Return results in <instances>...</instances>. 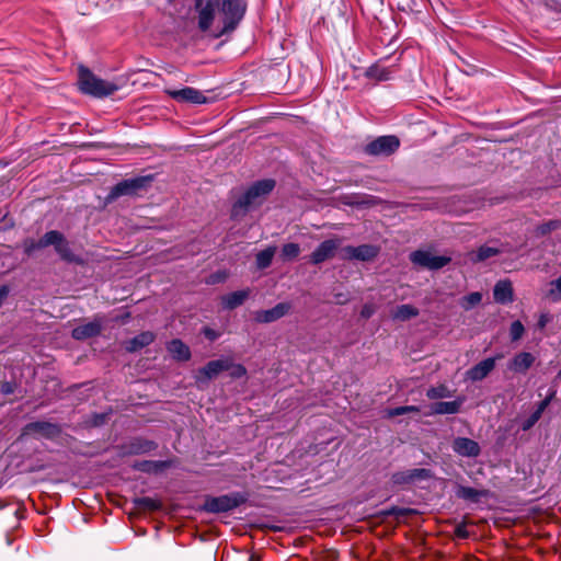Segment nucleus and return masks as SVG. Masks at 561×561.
I'll return each instance as SVG.
<instances>
[{
	"label": "nucleus",
	"mask_w": 561,
	"mask_h": 561,
	"mask_svg": "<svg viewBox=\"0 0 561 561\" xmlns=\"http://www.w3.org/2000/svg\"><path fill=\"white\" fill-rule=\"evenodd\" d=\"M502 251L499 248L491 245H482L477 251L468 253L471 262L477 263L500 254Z\"/></svg>",
	"instance_id": "24"
},
{
	"label": "nucleus",
	"mask_w": 561,
	"mask_h": 561,
	"mask_svg": "<svg viewBox=\"0 0 561 561\" xmlns=\"http://www.w3.org/2000/svg\"><path fill=\"white\" fill-rule=\"evenodd\" d=\"M248 296L249 290H238L222 296L221 302L224 308L231 310L241 306L245 301Z\"/></svg>",
	"instance_id": "22"
},
{
	"label": "nucleus",
	"mask_w": 561,
	"mask_h": 561,
	"mask_svg": "<svg viewBox=\"0 0 561 561\" xmlns=\"http://www.w3.org/2000/svg\"><path fill=\"white\" fill-rule=\"evenodd\" d=\"M427 398L435 400V399H443L450 397V392L447 387L445 386H438V387H432L426 391Z\"/></svg>",
	"instance_id": "31"
},
{
	"label": "nucleus",
	"mask_w": 561,
	"mask_h": 561,
	"mask_svg": "<svg viewBox=\"0 0 561 561\" xmlns=\"http://www.w3.org/2000/svg\"><path fill=\"white\" fill-rule=\"evenodd\" d=\"M463 400H455V401H440L436 402L431 407V411L426 413V415L432 414H455L458 413Z\"/></svg>",
	"instance_id": "19"
},
{
	"label": "nucleus",
	"mask_w": 561,
	"mask_h": 561,
	"mask_svg": "<svg viewBox=\"0 0 561 561\" xmlns=\"http://www.w3.org/2000/svg\"><path fill=\"white\" fill-rule=\"evenodd\" d=\"M276 252L275 247H268L267 249L256 254V265L259 268H266L271 265L273 256Z\"/></svg>",
	"instance_id": "26"
},
{
	"label": "nucleus",
	"mask_w": 561,
	"mask_h": 561,
	"mask_svg": "<svg viewBox=\"0 0 561 561\" xmlns=\"http://www.w3.org/2000/svg\"><path fill=\"white\" fill-rule=\"evenodd\" d=\"M274 187L275 181L271 179L261 180L252 184L234 203L232 207V216L237 217L241 213H245L249 208L261 205Z\"/></svg>",
	"instance_id": "2"
},
{
	"label": "nucleus",
	"mask_w": 561,
	"mask_h": 561,
	"mask_svg": "<svg viewBox=\"0 0 561 561\" xmlns=\"http://www.w3.org/2000/svg\"><path fill=\"white\" fill-rule=\"evenodd\" d=\"M241 503L237 495H221L208 497L204 503V510L209 513H224L236 508Z\"/></svg>",
	"instance_id": "8"
},
{
	"label": "nucleus",
	"mask_w": 561,
	"mask_h": 561,
	"mask_svg": "<svg viewBox=\"0 0 561 561\" xmlns=\"http://www.w3.org/2000/svg\"><path fill=\"white\" fill-rule=\"evenodd\" d=\"M413 264L428 270H438L450 262V257L444 255H433L428 251H414L410 254Z\"/></svg>",
	"instance_id": "6"
},
{
	"label": "nucleus",
	"mask_w": 561,
	"mask_h": 561,
	"mask_svg": "<svg viewBox=\"0 0 561 561\" xmlns=\"http://www.w3.org/2000/svg\"><path fill=\"white\" fill-rule=\"evenodd\" d=\"M379 249L370 244H362L358 247L347 245L341 250L342 260L370 261L377 256Z\"/></svg>",
	"instance_id": "7"
},
{
	"label": "nucleus",
	"mask_w": 561,
	"mask_h": 561,
	"mask_svg": "<svg viewBox=\"0 0 561 561\" xmlns=\"http://www.w3.org/2000/svg\"><path fill=\"white\" fill-rule=\"evenodd\" d=\"M144 179L125 180L116 184L108 194L110 199H115L123 195L134 194L142 186Z\"/></svg>",
	"instance_id": "17"
},
{
	"label": "nucleus",
	"mask_w": 561,
	"mask_h": 561,
	"mask_svg": "<svg viewBox=\"0 0 561 561\" xmlns=\"http://www.w3.org/2000/svg\"><path fill=\"white\" fill-rule=\"evenodd\" d=\"M170 2H173L174 0H169Z\"/></svg>",
	"instance_id": "51"
},
{
	"label": "nucleus",
	"mask_w": 561,
	"mask_h": 561,
	"mask_svg": "<svg viewBox=\"0 0 561 561\" xmlns=\"http://www.w3.org/2000/svg\"><path fill=\"white\" fill-rule=\"evenodd\" d=\"M25 434H33L37 437L55 438L61 433L60 427L57 424L50 422H33L25 426Z\"/></svg>",
	"instance_id": "11"
},
{
	"label": "nucleus",
	"mask_w": 561,
	"mask_h": 561,
	"mask_svg": "<svg viewBox=\"0 0 561 561\" xmlns=\"http://www.w3.org/2000/svg\"><path fill=\"white\" fill-rule=\"evenodd\" d=\"M419 316V309L412 305H400L392 312V318L399 321H407Z\"/></svg>",
	"instance_id": "25"
},
{
	"label": "nucleus",
	"mask_w": 561,
	"mask_h": 561,
	"mask_svg": "<svg viewBox=\"0 0 561 561\" xmlns=\"http://www.w3.org/2000/svg\"><path fill=\"white\" fill-rule=\"evenodd\" d=\"M391 480L394 484H409L410 477H409V470L399 471L392 474Z\"/></svg>",
	"instance_id": "36"
},
{
	"label": "nucleus",
	"mask_w": 561,
	"mask_h": 561,
	"mask_svg": "<svg viewBox=\"0 0 561 561\" xmlns=\"http://www.w3.org/2000/svg\"><path fill=\"white\" fill-rule=\"evenodd\" d=\"M167 93L174 100L192 104H204L206 96L198 90L185 87L180 90H167Z\"/></svg>",
	"instance_id": "13"
},
{
	"label": "nucleus",
	"mask_w": 561,
	"mask_h": 561,
	"mask_svg": "<svg viewBox=\"0 0 561 561\" xmlns=\"http://www.w3.org/2000/svg\"><path fill=\"white\" fill-rule=\"evenodd\" d=\"M341 245L340 239H328L321 242L310 255L312 264H320L334 256Z\"/></svg>",
	"instance_id": "10"
},
{
	"label": "nucleus",
	"mask_w": 561,
	"mask_h": 561,
	"mask_svg": "<svg viewBox=\"0 0 561 561\" xmlns=\"http://www.w3.org/2000/svg\"><path fill=\"white\" fill-rule=\"evenodd\" d=\"M524 332H525V329L520 321L517 320L511 324L510 334H511L512 341L519 340L523 336Z\"/></svg>",
	"instance_id": "35"
},
{
	"label": "nucleus",
	"mask_w": 561,
	"mask_h": 561,
	"mask_svg": "<svg viewBox=\"0 0 561 561\" xmlns=\"http://www.w3.org/2000/svg\"><path fill=\"white\" fill-rule=\"evenodd\" d=\"M455 535L459 538H468L469 533L465 524H459L455 528Z\"/></svg>",
	"instance_id": "42"
},
{
	"label": "nucleus",
	"mask_w": 561,
	"mask_h": 561,
	"mask_svg": "<svg viewBox=\"0 0 561 561\" xmlns=\"http://www.w3.org/2000/svg\"><path fill=\"white\" fill-rule=\"evenodd\" d=\"M168 352L178 360H187L191 357V352L187 345L180 340H172L168 343Z\"/></svg>",
	"instance_id": "23"
},
{
	"label": "nucleus",
	"mask_w": 561,
	"mask_h": 561,
	"mask_svg": "<svg viewBox=\"0 0 561 561\" xmlns=\"http://www.w3.org/2000/svg\"><path fill=\"white\" fill-rule=\"evenodd\" d=\"M503 356L501 354L494 356V357H488L474 366H472L470 369L466 371V378L471 381H481L485 377L490 375V373L495 368L496 360L501 359Z\"/></svg>",
	"instance_id": "9"
},
{
	"label": "nucleus",
	"mask_w": 561,
	"mask_h": 561,
	"mask_svg": "<svg viewBox=\"0 0 561 561\" xmlns=\"http://www.w3.org/2000/svg\"><path fill=\"white\" fill-rule=\"evenodd\" d=\"M230 376L233 378H241L247 374V369L241 364H233L230 359Z\"/></svg>",
	"instance_id": "37"
},
{
	"label": "nucleus",
	"mask_w": 561,
	"mask_h": 561,
	"mask_svg": "<svg viewBox=\"0 0 561 561\" xmlns=\"http://www.w3.org/2000/svg\"><path fill=\"white\" fill-rule=\"evenodd\" d=\"M245 0H195L198 28L206 32L213 25L216 14H221L220 34L232 32L247 11Z\"/></svg>",
	"instance_id": "1"
},
{
	"label": "nucleus",
	"mask_w": 561,
	"mask_h": 561,
	"mask_svg": "<svg viewBox=\"0 0 561 561\" xmlns=\"http://www.w3.org/2000/svg\"><path fill=\"white\" fill-rule=\"evenodd\" d=\"M49 245L55 248V251L64 261L69 263L79 261L77 255L72 252L69 242L66 240L61 232L57 230H50L37 241L38 248H46Z\"/></svg>",
	"instance_id": "4"
},
{
	"label": "nucleus",
	"mask_w": 561,
	"mask_h": 561,
	"mask_svg": "<svg viewBox=\"0 0 561 561\" xmlns=\"http://www.w3.org/2000/svg\"><path fill=\"white\" fill-rule=\"evenodd\" d=\"M400 146L398 137L380 136L365 147V152L373 156H389L397 151Z\"/></svg>",
	"instance_id": "5"
},
{
	"label": "nucleus",
	"mask_w": 561,
	"mask_h": 561,
	"mask_svg": "<svg viewBox=\"0 0 561 561\" xmlns=\"http://www.w3.org/2000/svg\"><path fill=\"white\" fill-rule=\"evenodd\" d=\"M135 503L138 507L147 508L150 511H156L161 507L160 502L152 497H140L135 500Z\"/></svg>",
	"instance_id": "33"
},
{
	"label": "nucleus",
	"mask_w": 561,
	"mask_h": 561,
	"mask_svg": "<svg viewBox=\"0 0 561 561\" xmlns=\"http://www.w3.org/2000/svg\"><path fill=\"white\" fill-rule=\"evenodd\" d=\"M290 309L291 305L289 302H279L271 309L256 311L254 319L260 323L274 322L286 316Z\"/></svg>",
	"instance_id": "12"
},
{
	"label": "nucleus",
	"mask_w": 561,
	"mask_h": 561,
	"mask_svg": "<svg viewBox=\"0 0 561 561\" xmlns=\"http://www.w3.org/2000/svg\"><path fill=\"white\" fill-rule=\"evenodd\" d=\"M547 297L553 302L561 300V276L550 283Z\"/></svg>",
	"instance_id": "29"
},
{
	"label": "nucleus",
	"mask_w": 561,
	"mask_h": 561,
	"mask_svg": "<svg viewBox=\"0 0 561 561\" xmlns=\"http://www.w3.org/2000/svg\"><path fill=\"white\" fill-rule=\"evenodd\" d=\"M561 221L559 220H549L542 225L537 226L536 228V234L537 236H546L552 230H556L560 227Z\"/></svg>",
	"instance_id": "32"
},
{
	"label": "nucleus",
	"mask_w": 561,
	"mask_h": 561,
	"mask_svg": "<svg viewBox=\"0 0 561 561\" xmlns=\"http://www.w3.org/2000/svg\"><path fill=\"white\" fill-rule=\"evenodd\" d=\"M230 368V358H220L210 360L203 368L198 370V374L204 377L205 380H210L218 376L221 371Z\"/></svg>",
	"instance_id": "18"
},
{
	"label": "nucleus",
	"mask_w": 561,
	"mask_h": 561,
	"mask_svg": "<svg viewBox=\"0 0 561 561\" xmlns=\"http://www.w3.org/2000/svg\"><path fill=\"white\" fill-rule=\"evenodd\" d=\"M9 294V289L7 286L0 287V306L3 304L4 299Z\"/></svg>",
	"instance_id": "46"
},
{
	"label": "nucleus",
	"mask_w": 561,
	"mask_h": 561,
	"mask_svg": "<svg viewBox=\"0 0 561 561\" xmlns=\"http://www.w3.org/2000/svg\"><path fill=\"white\" fill-rule=\"evenodd\" d=\"M79 87L83 93L96 98L108 96L118 90L117 84L94 76L90 70L85 68L80 69Z\"/></svg>",
	"instance_id": "3"
},
{
	"label": "nucleus",
	"mask_w": 561,
	"mask_h": 561,
	"mask_svg": "<svg viewBox=\"0 0 561 561\" xmlns=\"http://www.w3.org/2000/svg\"><path fill=\"white\" fill-rule=\"evenodd\" d=\"M482 300V295L478 291H474V293H471L467 296H465L462 299H461V307L465 309V310H469L471 308H473L474 306L479 305Z\"/></svg>",
	"instance_id": "28"
},
{
	"label": "nucleus",
	"mask_w": 561,
	"mask_h": 561,
	"mask_svg": "<svg viewBox=\"0 0 561 561\" xmlns=\"http://www.w3.org/2000/svg\"><path fill=\"white\" fill-rule=\"evenodd\" d=\"M376 312V306L374 304H366L362 308L360 316L365 319H369Z\"/></svg>",
	"instance_id": "40"
},
{
	"label": "nucleus",
	"mask_w": 561,
	"mask_h": 561,
	"mask_svg": "<svg viewBox=\"0 0 561 561\" xmlns=\"http://www.w3.org/2000/svg\"><path fill=\"white\" fill-rule=\"evenodd\" d=\"M206 335L209 336L210 339H215L216 337L215 333L213 331H210V330H206Z\"/></svg>",
	"instance_id": "50"
},
{
	"label": "nucleus",
	"mask_w": 561,
	"mask_h": 561,
	"mask_svg": "<svg viewBox=\"0 0 561 561\" xmlns=\"http://www.w3.org/2000/svg\"><path fill=\"white\" fill-rule=\"evenodd\" d=\"M300 253V247L297 243H286L282 248V257L285 261L296 259Z\"/></svg>",
	"instance_id": "27"
},
{
	"label": "nucleus",
	"mask_w": 561,
	"mask_h": 561,
	"mask_svg": "<svg viewBox=\"0 0 561 561\" xmlns=\"http://www.w3.org/2000/svg\"><path fill=\"white\" fill-rule=\"evenodd\" d=\"M38 249L39 248L37 247V242L35 241H30L25 243V252L28 254Z\"/></svg>",
	"instance_id": "44"
},
{
	"label": "nucleus",
	"mask_w": 561,
	"mask_h": 561,
	"mask_svg": "<svg viewBox=\"0 0 561 561\" xmlns=\"http://www.w3.org/2000/svg\"><path fill=\"white\" fill-rule=\"evenodd\" d=\"M344 203L347 204V205H359V204H363V202H359V201L355 199L354 197H348Z\"/></svg>",
	"instance_id": "49"
},
{
	"label": "nucleus",
	"mask_w": 561,
	"mask_h": 561,
	"mask_svg": "<svg viewBox=\"0 0 561 561\" xmlns=\"http://www.w3.org/2000/svg\"><path fill=\"white\" fill-rule=\"evenodd\" d=\"M102 330V321L98 318L90 322L80 324L72 330V337L76 340H85L96 336Z\"/></svg>",
	"instance_id": "16"
},
{
	"label": "nucleus",
	"mask_w": 561,
	"mask_h": 561,
	"mask_svg": "<svg viewBox=\"0 0 561 561\" xmlns=\"http://www.w3.org/2000/svg\"><path fill=\"white\" fill-rule=\"evenodd\" d=\"M541 417V415H539V413H536L534 412L530 417L524 423L523 425V430L524 431H527L529 430L531 426H534L537 421Z\"/></svg>",
	"instance_id": "41"
},
{
	"label": "nucleus",
	"mask_w": 561,
	"mask_h": 561,
	"mask_svg": "<svg viewBox=\"0 0 561 561\" xmlns=\"http://www.w3.org/2000/svg\"><path fill=\"white\" fill-rule=\"evenodd\" d=\"M14 388H15V386L13 383H11V382H3L1 385V392L3 394H11V393L14 392Z\"/></svg>",
	"instance_id": "43"
},
{
	"label": "nucleus",
	"mask_w": 561,
	"mask_h": 561,
	"mask_svg": "<svg viewBox=\"0 0 561 561\" xmlns=\"http://www.w3.org/2000/svg\"><path fill=\"white\" fill-rule=\"evenodd\" d=\"M494 300L499 304H507L513 301V287L508 280H500L493 289Z\"/></svg>",
	"instance_id": "20"
},
{
	"label": "nucleus",
	"mask_w": 561,
	"mask_h": 561,
	"mask_svg": "<svg viewBox=\"0 0 561 561\" xmlns=\"http://www.w3.org/2000/svg\"><path fill=\"white\" fill-rule=\"evenodd\" d=\"M549 402H550V399H549V398H547V399H545L543 401H541V402H540V404H539V407H538V409H537L535 412H536V413H539V415H541V414H542V412H543V411L546 410V408L548 407Z\"/></svg>",
	"instance_id": "45"
},
{
	"label": "nucleus",
	"mask_w": 561,
	"mask_h": 561,
	"mask_svg": "<svg viewBox=\"0 0 561 561\" xmlns=\"http://www.w3.org/2000/svg\"><path fill=\"white\" fill-rule=\"evenodd\" d=\"M367 75L369 77H373V78H376L377 80H387L388 79V73L386 72V70H380L377 68V67H371L368 69L367 71Z\"/></svg>",
	"instance_id": "38"
},
{
	"label": "nucleus",
	"mask_w": 561,
	"mask_h": 561,
	"mask_svg": "<svg viewBox=\"0 0 561 561\" xmlns=\"http://www.w3.org/2000/svg\"><path fill=\"white\" fill-rule=\"evenodd\" d=\"M453 450L461 457L474 458L480 455L481 448L473 439L457 437L453 442Z\"/></svg>",
	"instance_id": "14"
},
{
	"label": "nucleus",
	"mask_w": 561,
	"mask_h": 561,
	"mask_svg": "<svg viewBox=\"0 0 561 561\" xmlns=\"http://www.w3.org/2000/svg\"><path fill=\"white\" fill-rule=\"evenodd\" d=\"M535 356L529 352L516 354L507 364L508 370L515 374H525L535 363Z\"/></svg>",
	"instance_id": "15"
},
{
	"label": "nucleus",
	"mask_w": 561,
	"mask_h": 561,
	"mask_svg": "<svg viewBox=\"0 0 561 561\" xmlns=\"http://www.w3.org/2000/svg\"><path fill=\"white\" fill-rule=\"evenodd\" d=\"M459 494L461 497L468 500H476L479 496V492L473 488H462Z\"/></svg>",
	"instance_id": "39"
},
{
	"label": "nucleus",
	"mask_w": 561,
	"mask_h": 561,
	"mask_svg": "<svg viewBox=\"0 0 561 561\" xmlns=\"http://www.w3.org/2000/svg\"><path fill=\"white\" fill-rule=\"evenodd\" d=\"M417 413L420 412V408L419 407H415V405H404V407H398V408H393V409H388L386 411V415L388 417H394V416H398V415H403V414H407V413Z\"/></svg>",
	"instance_id": "30"
},
{
	"label": "nucleus",
	"mask_w": 561,
	"mask_h": 561,
	"mask_svg": "<svg viewBox=\"0 0 561 561\" xmlns=\"http://www.w3.org/2000/svg\"><path fill=\"white\" fill-rule=\"evenodd\" d=\"M154 340V335L152 332L146 331L141 332L140 334L136 335L135 337L128 340L125 343V348L128 352H137L141 350L142 347L151 344Z\"/></svg>",
	"instance_id": "21"
},
{
	"label": "nucleus",
	"mask_w": 561,
	"mask_h": 561,
	"mask_svg": "<svg viewBox=\"0 0 561 561\" xmlns=\"http://www.w3.org/2000/svg\"><path fill=\"white\" fill-rule=\"evenodd\" d=\"M549 322V317L547 314H541L538 321V327L543 329Z\"/></svg>",
	"instance_id": "47"
},
{
	"label": "nucleus",
	"mask_w": 561,
	"mask_h": 561,
	"mask_svg": "<svg viewBox=\"0 0 561 561\" xmlns=\"http://www.w3.org/2000/svg\"><path fill=\"white\" fill-rule=\"evenodd\" d=\"M409 470V477L410 482H414L417 480H426L431 478V471L428 469L424 468H415V469H408Z\"/></svg>",
	"instance_id": "34"
},
{
	"label": "nucleus",
	"mask_w": 561,
	"mask_h": 561,
	"mask_svg": "<svg viewBox=\"0 0 561 561\" xmlns=\"http://www.w3.org/2000/svg\"><path fill=\"white\" fill-rule=\"evenodd\" d=\"M151 466H152L151 462L145 461V462H141L139 465H136L135 467L140 469V470H142V471H149V470H151Z\"/></svg>",
	"instance_id": "48"
}]
</instances>
